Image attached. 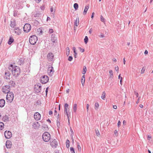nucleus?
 Segmentation results:
<instances>
[{"label":"nucleus","instance_id":"obj_37","mask_svg":"<svg viewBox=\"0 0 153 153\" xmlns=\"http://www.w3.org/2000/svg\"><path fill=\"white\" fill-rule=\"evenodd\" d=\"M95 109H97L98 108V107L99 106V104L98 103V102H96L95 103Z\"/></svg>","mask_w":153,"mask_h":153},{"label":"nucleus","instance_id":"obj_32","mask_svg":"<svg viewBox=\"0 0 153 153\" xmlns=\"http://www.w3.org/2000/svg\"><path fill=\"white\" fill-rule=\"evenodd\" d=\"M74 7L75 10H77L78 8V5L77 3H75L74 4Z\"/></svg>","mask_w":153,"mask_h":153},{"label":"nucleus","instance_id":"obj_47","mask_svg":"<svg viewBox=\"0 0 153 153\" xmlns=\"http://www.w3.org/2000/svg\"><path fill=\"white\" fill-rule=\"evenodd\" d=\"M45 8V7L44 5L40 7L41 10H44Z\"/></svg>","mask_w":153,"mask_h":153},{"label":"nucleus","instance_id":"obj_4","mask_svg":"<svg viewBox=\"0 0 153 153\" xmlns=\"http://www.w3.org/2000/svg\"><path fill=\"white\" fill-rule=\"evenodd\" d=\"M14 94L12 92L8 93L6 96V99L8 102L11 103L13 99Z\"/></svg>","mask_w":153,"mask_h":153},{"label":"nucleus","instance_id":"obj_20","mask_svg":"<svg viewBox=\"0 0 153 153\" xmlns=\"http://www.w3.org/2000/svg\"><path fill=\"white\" fill-rule=\"evenodd\" d=\"M56 39L57 38L56 37V36L54 34L51 35V40L52 41V42L54 43Z\"/></svg>","mask_w":153,"mask_h":153},{"label":"nucleus","instance_id":"obj_38","mask_svg":"<svg viewBox=\"0 0 153 153\" xmlns=\"http://www.w3.org/2000/svg\"><path fill=\"white\" fill-rule=\"evenodd\" d=\"M85 81V79H81V82L82 85L83 86L84 85Z\"/></svg>","mask_w":153,"mask_h":153},{"label":"nucleus","instance_id":"obj_5","mask_svg":"<svg viewBox=\"0 0 153 153\" xmlns=\"http://www.w3.org/2000/svg\"><path fill=\"white\" fill-rule=\"evenodd\" d=\"M50 144L53 148H55L58 145V142L55 139H51L50 141Z\"/></svg>","mask_w":153,"mask_h":153},{"label":"nucleus","instance_id":"obj_56","mask_svg":"<svg viewBox=\"0 0 153 153\" xmlns=\"http://www.w3.org/2000/svg\"><path fill=\"white\" fill-rule=\"evenodd\" d=\"M140 97H139L138 98V100H137V101L136 102V103L137 104H138L139 102V100H140Z\"/></svg>","mask_w":153,"mask_h":153},{"label":"nucleus","instance_id":"obj_19","mask_svg":"<svg viewBox=\"0 0 153 153\" xmlns=\"http://www.w3.org/2000/svg\"><path fill=\"white\" fill-rule=\"evenodd\" d=\"M5 104V101L3 99L0 100V107L1 108L3 107Z\"/></svg>","mask_w":153,"mask_h":153},{"label":"nucleus","instance_id":"obj_26","mask_svg":"<svg viewBox=\"0 0 153 153\" xmlns=\"http://www.w3.org/2000/svg\"><path fill=\"white\" fill-rule=\"evenodd\" d=\"M9 85H11L12 86L15 87V83L14 81L11 80L9 82Z\"/></svg>","mask_w":153,"mask_h":153},{"label":"nucleus","instance_id":"obj_23","mask_svg":"<svg viewBox=\"0 0 153 153\" xmlns=\"http://www.w3.org/2000/svg\"><path fill=\"white\" fill-rule=\"evenodd\" d=\"M13 41V39L12 37H10L9 39L8 42V44L10 45L12 43Z\"/></svg>","mask_w":153,"mask_h":153},{"label":"nucleus","instance_id":"obj_34","mask_svg":"<svg viewBox=\"0 0 153 153\" xmlns=\"http://www.w3.org/2000/svg\"><path fill=\"white\" fill-rule=\"evenodd\" d=\"M70 50L69 47H67L66 48V55L67 56H68L69 54Z\"/></svg>","mask_w":153,"mask_h":153},{"label":"nucleus","instance_id":"obj_58","mask_svg":"<svg viewBox=\"0 0 153 153\" xmlns=\"http://www.w3.org/2000/svg\"><path fill=\"white\" fill-rule=\"evenodd\" d=\"M92 31V28H91L89 31V33L90 34H91Z\"/></svg>","mask_w":153,"mask_h":153},{"label":"nucleus","instance_id":"obj_25","mask_svg":"<svg viewBox=\"0 0 153 153\" xmlns=\"http://www.w3.org/2000/svg\"><path fill=\"white\" fill-rule=\"evenodd\" d=\"M89 8V6L87 5L85 6V9L84 10V11L83 12V14L84 15L87 12Z\"/></svg>","mask_w":153,"mask_h":153},{"label":"nucleus","instance_id":"obj_40","mask_svg":"<svg viewBox=\"0 0 153 153\" xmlns=\"http://www.w3.org/2000/svg\"><path fill=\"white\" fill-rule=\"evenodd\" d=\"M95 132L97 135L98 136H99L100 135L99 131L98 130H95Z\"/></svg>","mask_w":153,"mask_h":153},{"label":"nucleus","instance_id":"obj_6","mask_svg":"<svg viewBox=\"0 0 153 153\" xmlns=\"http://www.w3.org/2000/svg\"><path fill=\"white\" fill-rule=\"evenodd\" d=\"M40 82L43 84H45L47 83L48 80V77L46 75H44L40 78Z\"/></svg>","mask_w":153,"mask_h":153},{"label":"nucleus","instance_id":"obj_36","mask_svg":"<svg viewBox=\"0 0 153 153\" xmlns=\"http://www.w3.org/2000/svg\"><path fill=\"white\" fill-rule=\"evenodd\" d=\"M109 73H110V77L112 78V76H113V72L112 70H111L109 71Z\"/></svg>","mask_w":153,"mask_h":153},{"label":"nucleus","instance_id":"obj_22","mask_svg":"<svg viewBox=\"0 0 153 153\" xmlns=\"http://www.w3.org/2000/svg\"><path fill=\"white\" fill-rule=\"evenodd\" d=\"M64 113L67 116V118L68 120H69V117L70 116L71 113L69 111H66V112H64Z\"/></svg>","mask_w":153,"mask_h":153},{"label":"nucleus","instance_id":"obj_18","mask_svg":"<svg viewBox=\"0 0 153 153\" xmlns=\"http://www.w3.org/2000/svg\"><path fill=\"white\" fill-rule=\"evenodd\" d=\"M2 120L4 122H7L9 121V117L8 116L5 115L3 116L2 118Z\"/></svg>","mask_w":153,"mask_h":153},{"label":"nucleus","instance_id":"obj_17","mask_svg":"<svg viewBox=\"0 0 153 153\" xmlns=\"http://www.w3.org/2000/svg\"><path fill=\"white\" fill-rule=\"evenodd\" d=\"M39 125L38 122H37L36 123H33V127L35 129H38L39 127Z\"/></svg>","mask_w":153,"mask_h":153},{"label":"nucleus","instance_id":"obj_43","mask_svg":"<svg viewBox=\"0 0 153 153\" xmlns=\"http://www.w3.org/2000/svg\"><path fill=\"white\" fill-rule=\"evenodd\" d=\"M77 147L78 148V150L79 151H80L81 150V149L80 146L79 144L77 145Z\"/></svg>","mask_w":153,"mask_h":153},{"label":"nucleus","instance_id":"obj_9","mask_svg":"<svg viewBox=\"0 0 153 153\" xmlns=\"http://www.w3.org/2000/svg\"><path fill=\"white\" fill-rule=\"evenodd\" d=\"M54 71L53 68L52 66L49 65L48 70V73L50 76H52L53 74Z\"/></svg>","mask_w":153,"mask_h":153},{"label":"nucleus","instance_id":"obj_42","mask_svg":"<svg viewBox=\"0 0 153 153\" xmlns=\"http://www.w3.org/2000/svg\"><path fill=\"white\" fill-rule=\"evenodd\" d=\"M145 71V68H144L143 67L142 68V69L141 71V74H143L144 73Z\"/></svg>","mask_w":153,"mask_h":153},{"label":"nucleus","instance_id":"obj_3","mask_svg":"<svg viewBox=\"0 0 153 153\" xmlns=\"http://www.w3.org/2000/svg\"><path fill=\"white\" fill-rule=\"evenodd\" d=\"M37 40V37L35 35H33L30 36L29 41L30 44L34 45L36 44Z\"/></svg>","mask_w":153,"mask_h":153},{"label":"nucleus","instance_id":"obj_33","mask_svg":"<svg viewBox=\"0 0 153 153\" xmlns=\"http://www.w3.org/2000/svg\"><path fill=\"white\" fill-rule=\"evenodd\" d=\"M88 39L87 36H85L84 39V42L85 44H86L88 42Z\"/></svg>","mask_w":153,"mask_h":153},{"label":"nucleus","instance_id":"obj_59","mask_svg":"<svg viewBox=\"0 0 153 153\" xmlns=\"http://www.w3.org/2000/svg\"><path fill=\"white\" fill-rule=\"evenodd\" d=\"M48 87H47V88H46V89L45 92H46V95H47V93H48Z\"/></svg>","mask_w":153,"mask_h":153},{"label":"nucleus","instance_id":"obj_55","mask_svg":"<svg viewBox=\"0 0 153 153\" xmlns=\"http://www.w3.org/2000/svg\"><path fill=\"white\" fill-rule=\"evenodd\" d=\"M41 0H35V1L37 3H39Z\"/></svg>","mask_w":153,"mask_h":153},{"label":"nucleus","instance_id":"obj_8","mask_svg":"<svg viewBox=\"0 0 153 153\" xmlns=\"http://www.w3.org/2000/svg\"><path fill=\"white\" fill-rule=\"evenodd\" d=\"M31 26L29 24H26L23 27L24 31L27 33L30 30Z\"/></svg>","mask_w":153,"mask_h":153},{"label":"nucleus","instance_id":"obj_64","mask_svg":"<svg viewBox=\"0 0 153 153\" xmlns=\"http://www.w3.org/2000/svg\"><path fill=\"white\" fill-rule=\"evenodd\" d=\"M123 124L124 125H126V121L125 120H123Z\"/></svg>","mask_w":153,"mask_h":153},{"label":"nucleus","instance_id":"obj_14","mask_svg":"<svg viewBox=\"0 0 153 153\" xmlns=\"http://www.w3.org/2000/svg\"><path fill=\"white\" fill-rule=\"evenodd\" d=\"M14 31L15 34L18 35H19L21 33V31L18 27H16L14 30Z\"/></svg>","mask_w":153,"mask_h":153},{"label":"nucleus","instance_id":"obj_53","mask_svg":"<svg viewBox=\"0 0 153 153\" xmlns=\"http://www.w3.org/2000/svg\"><path fill=\"white\" fill-rule=\"evenodd\" d=\"M99 36L100 37H101V38H103L105 37L104 35L103 34H100V35H99Z\"/></svg>","mask_w":153,"mask_h":153},{"label":"nucleus","instance_id":"obj_29","mask_svg":"<svg viewBox=\"0 0 153 153\" xmlns=\"http://www.w3.org/2000/svg\"><path fill=\"white\" fill-rule=\"evenodd\" d=\"M4 128V124L2 122H0V130H2Z\"/></svg>","mask_w":153,"mask_h":153},{"label":"nucleus","instance_id":"obj_31","mask_svg":"<svg viewBox=\"0 0 153 153\" xmlns=\"http://www.w3.org/2000/svg\"><path fill=\"white\" fill-rule=\"evenodd\" d=\"M83 71L82 72V74H83L84 75L86 71H87V68L85 66H84L83 68Z\"/></svg>","mask_w":153,"mask_h":153},{"label":"nucleus","instance_id":"obj_12","mask_svg":"<svg viewBox=\"0 0 153 153\" xmlns=\"http://www.w3.org/2000/svg\"><path fill=\"white\" fill-rule=\"evenodd\" d=\"M34 119L37 121L40 120L41 118V115L38 112H36L34 115Z\"/></svg>","mask_w":153,"mask_h":153},{"label":"nucleus","instance_id":"obj_13","mask_svg":"<svg viewBox=\"0 0 153 153\" xmlns=\"http://www.w3.org/2000/svg\"><path fill=\"white\" fill-rule=\"evenodd\" d=\"M5 75L4 76V78L6 79H10L11 76L10 73L8 71H5Z\"/></svg>","mask_w":153,"mask_h":153},{"label":"nucleus","instance_id":"obj_49","mask_svg":"<svg viewBox=\"0 0 153 153\" xmlns=\"http://www.w3.org/2000/svg\"><path fill=\"white\" fill-rule=\"evenodd\" d=\"M57 125L58 127H59L60 126V122L59 121L57 122Z\"/></svg>","mask_w":153,"mask_h":153},{"label":"nucleus","instance_id":"obj_44","mask_svg":"<svg viewBox=\"0 0 153 153\" xmlns=\"http://www.w3.org/2000/svg\"><path fill=\"white\" fill-rule=\"evenodd\" d=\"M100 19H101V21H102V22H104L105 19L103 17V16H101Z\"/></svg>","mask_w":153,"mask_h":153},{"label":"nucleus","instance_id":"obj_50","mask_svg":"<svg viewBox=\"0 0 153 153\" xmlns=\"http://www.w3.org/2000/svg\"><path fill=\"white\" fill-rule=\"evenodd\" d=\"M73 50H74V53H75L76 54H77V53L76 51V48L75 47H74L73 48Z\"/></svg>","mask_w":153,"mask_h":153},{"label":"nucleus","instance_id":"obj_46","mask_svg":"<svg viewBox=\"0 0 153 153\" xmlns=\"http://www.w3.org/2000/svg\"><path fill=\"white\" fill-rule=\"evenodd\" d=\"M53 32V30L52 29H50L49 30V33H51Z\"/></svg>","mask_w":153,"mask_h":153},{"label":"nucleus","instance_id":"obj_60","mask_svg":"<svg viewBox=\"0 0 153 153\" xmlns=\"http://www.w3.org/2000/svg\"><path fill=\"white\" fill-rule=\"evenodd\" d=\"M94 13H92V15L91 16V18L93 19V18L94 17Z\"/></svg>","mask_w":153,"mask_h":153},{"label":"nucleus","instance_id":"obj_10","mask_svg":"<svg viewBox=\"0 0 153 153\" xmlns=\"http://www.w3.org/2000/svg\"><path fill=\"white\" fill-rule=\"evenodd\" d=\"M41 86L39 84L36 85L34 86V89L36 92L38 93H39L41 90Z\"/></svg>","mask_w":153,"mask_h":153},{"label":"nucleus","instance_id":"obj_11","mask_svg":"<svg viewBox=\"0 0 153 153\" xmlns=\"http://www.w3.org/2000/svg\"><path fill=\"white\" fill-rule=\"evenodd\" d=\"M4 136L7 139H9L12 136V133L11 131H5L4 133Z\"/></svg>","mask_w":153,"mask_h":153},{"label":"nucleus","instance_id":"obj_54","mask_svg":"<svg viewBox=\"0 0 153 153\" xmlns=\"http://www.w3.org/2000/svg\"><path fill=\"white\" fill-rule=\"evenodd\" d=\"M122 79L123 78L122 77H121V79L120 81V84L122 85Z\"/></svg>","mask_w":153,"mask_h":153},{"label":"nucleus","instance_id":"obj_15","mask_svg":"<svg viewBox=\"0 0 153 153\" xmlns=\"http://www.w3.org/2000/svg\"><path fill=\"white\" fill-rule=\"evenodd\" d=\"M12 143L11 141L7 140L6 143V146L7 149L10 148L11 147Z\"/></svg>","mask_w":153,"mask_h":153},{"label":"nucleus","instance_id":"obj_7","mask_svg":"<svg viewBox=\"0 0 153 153\" xmlns=\"http://www.w3.org/2000/svg\"><path fill=\"white\" fill-rule=\"evenodd\" d=\"M10 88L9 85H6L3 86L2 89V92L5 94H8L10 92Z\"/></svg>","mask_w":153,"mask_h":153},{"label":"nucleus","instance_id":"obj_63","mask_svg":"<svg viewBox=\"0 0 153 153\" xmlns=\"http://www.w3.org/2000/svg\"><path fill=\"white\" fill-rule=\"evenodd\" d=\"M69 91V89H68L67 90H66V93L68 94Z\"/></svg>","mask_w":153,"mask_h":153},{"label":"nucleus","instance_id":"obj_61","mask_svg":"<svg viewBox=\"0 0 153 153\" xmlns=\"http://www.w3.org/2000/svg\"><path fill=\"white\" fill-rule=\"evenodd\" d=\"M113 108L114 109H116L117 108V106L116 105H114L113 106Z\"/></svg>","mask_w":153,"mask_h":153},{"label":"nucleus","instance_id":"obj_57","mask_svg":"<svg viewBox=\"0 0 153 153\" xmlns=\"http://www.w3.org/2000/svg\"><path fill=\"white\" fill-rule=\"evenodd\" d=\"M135 95H136V97H138V93L136 92V91L134 92Z\"/></svg>","mask_w":153,"mask_h":153},{"label":"nucleus","instance_id":"obj_27","mask_svg":"<svg viewBox=\"0 0 153 153\" xmlns=\"http://www.w3.org/2000/svg\"><path fill=\"white\" fill-rule=\"evenodd\" d=\"M68 105L67 103H65L64 105V112H66V111H68L67 108L68 107Z\"/></svg>","mask_w":153,"mask_h":153},{"label":"nucleus","instance_id":"obj_35","mask_svg":"<svg viewBox=\"0 0 153 153\" xmlns=\"http://www.w3.org/2000/svg\"><path fill=\"white\" fill-rule=\"evenodd\" d=\"M69 143H70V141L68 140H66V147L67 148H68L69 147Z\"/></svg>","mask_w":153,"mask_h":153},{"label":"nucleus","instance_id":"obj_48","mask_svg":"<svg viewBox=\"0 0 153 153\" xmlns=\"http://www.w3.org/2000/svg\"><path fill=\"white\" fill-rule=\"evenodd\" d=\"M121 122H120V121H119L118 122V123H117V125H118V127H119L120 125H121Z\"/></svg>","mask_w":153,"mask_h":153},{"label":"nucleus","instance_id":"obj_28","mask_svg":"<svg viewBox=\"0 0 153 153\" xmlns=\"http://www.w3.org/2000/svg\"><path fill=\"white\" fill-rule=\"evenodd\" d=\"M77 109V104H74V105L73 107V111L74 112H75Z\"/></svg>","mask_w":153,"mask_h":153},{"label":"nucleus","instance_id":"obj_62","mask_svg":"<svg viewBox=\"0 0 153 153\" xmlns=\"http://www.w3.org/2000/svg\"><path fill=\"white\" fill-rule=\"evenodd\" d=\"M53 114V112L51 111H50L49 112V115H51Z\"/></svg>","mask_w":153,"mask_h":153},{"label":"nucleus","instance_id":"obj_1","mask_svg":"<svg viewBox=\"0 0 153 153\" xmlns=\"http://www.w3.org/2000/svg\"><path fill=\"white\" fill-rule=\"evenodd\" d=\"M10 67H9V69L11 70L12 74L13 76H17L20 75L21 70L19 67L13 66V65H11Z\"/></svg>","mask_w":153,"mask_h":153},{"label":"nucleus","instance_id":"obj_45","mask_svg":"<svg viewBox=\"0 0 153 153\" xmlns=\"http://www.w3.org/2000/svg\"><path fill=\"white\" fill-rule=\"evenodd\" d=\"M79 49L80 51L81 52H83L84 51V50L83 49L81 48L80 47L79 48Z\"/></svg>","mask_w":153,"mask_h":153},{"label":"nucleus","instance_id":"obj_39","mask_svg":"<svg viewBox=\"0 0 153 153\" xmlns=\"http://www.w3.org/2000/svg\"><path fill=\"white\" fill-rule=\"evenodd\" d=\"M70 149V151L71 152V153H75L74 149L73 147H71Z\"/></svg>","mask_w":153,"mask_h":153},{"label":"nucleus","instance_id":"obj_24","mask_svg":"<svg viewBox=\"0 0 153 153\" xmlns=\"http://www.w3.org/2000/svg\"><path fill=\"white\" fill-rule=\"evenodd\" d=\"M16 26V22L14 21H11L10 24V26L12 28H14Z\"/></svg>","mask_w":153,"mask_h":153},{"label":"nucleus","instance_id":"obj_30","mask_svg":"<svg viewBox=\"0 0 153 153\" xmlns=\"http://www.w3.org/2000/svg\"><path fill=\"white\" fill-rule=\"evenodd\" d=\"M106 93L105 91L103 92L101 96V98L103 100H105V97Z\"/></svg>","mask_w":153,"mask_h":153},{"label":"nucleus","instance_id":"obj_41","mask_svg":"<svg viewBox=\"0 0 153 153\" xmlns=\"http://www.w3.org/2000/svg\"><path fill=\"white\" fill-rule=\"evenodd\" d=\"M73 59V57L71 56H70L68 57V60L70 61H71Z\"/></svg>","mask_w":153,"mask_h":153},{"label":"nucleus","instance_id":"obj_52","mask_svg":"<svg viewBox=\"0 0 153 153\" xmlns=\"http://www.w3.org/2000/svg\"><path fill=\"white\" fill-rule=\"evenodd\" d=\"M89 105L88 104H87V105H86V107H87V112L88 111V108H89Z\"/></svg>","mask_w":153,"mask_h":153},{"label":"nucleus","instance_id":"obj_16","mask_svg":"<svg viewBox=\"0 0 153 153\" xmlns=\"http://www.w3.org/2000/svg\"><path fill=\"white\" fill-rule=\"evenodd\" d=\"M47 57L49 60L52 61L53 59V55L52 53H49L47 55Z\"/></svg>","mask_w":153,"mask_h":153},{"label":"nucleus","instance_id":"obj_21","mask_svg":"<svg viewBox=\"0 0 153 153\" xmlns=\"http://www.w3.org/2000/svg\"><path fill=\"white\" fill-rule=\"evenodd\" d=\"M79 17L76 18V20H75L74 23V25L76 26H78L79 25Z\"/></svg>","mask_w":153,"mask_h":153},{"label":"nucleus","instance_id":"obj_51","mask_svg":"<svg viewBox=\"0 0 153 153\" xmlns=\"http://www.w3.org/2000/svg\"><path fill=\"white\" fill-rule=\"evenodd\" d=\"M115 69L116 71H119V68L118 66L117 67H115Z\"/></svg>","mask_w":153,"mask_h":153},{"label":"nucleus","instance_id":"obj_2","mask_svg":"<svg viewBox=\"0 0 153 153\" xmlns=\"http://www.w3.org/2000/svg\"><path fill=\"white\" fill-rule=\"evenodd\" d=\"M42 138L44 141L47 142L48 141L51 139L50 134L48 132H45L42 135Z\"/></svg>","mask_w":153,"mask_h":153}]
</instances>
